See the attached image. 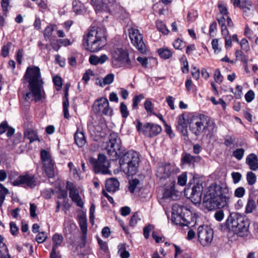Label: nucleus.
Returning a JSON list of instances; mask_svg holds the SVG:
<instances>
[{"mask_svg": "<svg viewBox=\"0 0 258 258\" xmlns=\"http://www.w3.org/2000/svg\"><path fill=\"white\" fill-rule=\"evenodd\" d=\"M102 149L106 151L112 160H116L120 157L119 160L120 167L128 176L136 174L139 166V155L133 151L124 153V148L117 133L110 134L107 141L102 144Z\"/></svg>", "mask_w": 258, "mask_h": 258, "instance_id": "obj_1", "label": "nucleus"}, {"mask_svg": "<svg viewBox=\"0 0 258 258\" xmlns=\"http://www.w3.org/2000/svg\"><path fill=\"white\" fill-rule=\"evenodd\" d=\"M232 197V192L226 185H211L203 199V205L209 211L227 206Z\"/></svg>", "mask_w": 258, "mask_h": 258, "instance_id": "obj_2", "label": "nucleus"}, {"mask_svg": "<svg viewBox=\"0 0 258 258\" xmlns=\"http://www.w3.org/2000/svg\"><path fill=\"white\" fill-rule=\"evenodd\" d=\"M24 83L29 84L28 88L30 90L24 94V98L26 101H29L32 97L35 101H38L41 99V89L43 87V81L41 78L40 70L38 67L29 66L26 71L23 77Z\"/></svg>", "mask_w": 258, "mask_h": 258, "instance_id": "obj_3", "label": "nucleus"}, {"mask_svg": "<svg viewBox=\"0 0 258 258\" xmlns=\"http://www.w3.org/2000/svg\"><path fill=\"white\" fill-rule=\"evenodd\" d=\"M249 225L250 221L245 216L232 213L228 216L224 225L222 226V229L232 231L239 236L244 237L249 233Z\"/></svg>", "mask_w": 258, "mask_h": 258, "instance_id": "obj_4", "label": "nucleus"}, {"mask_svg": "<svg viewBox=\"0 0 258 258\" xmlns=\"http://www.w3.org/2000/svg\"><path fill=\"white\" fill-rule=\"evenodd\" d=\"M171 221L176 225L191 227L194 226L195 218L186 207L175 204L172 207Z\"/></svg>", "mask_w": 258, "mask_h": 258, "instance_id": "obj_5", "label": "nucleus"}, {"mask_svg": "<svg viewBox=\"0 0 258 258\" xmlns=\"http://www.w3.org/2000/svg\"><path fill=\"white\" fill-rule=\"evenodd\" d=\"M209 123L210 119L204 115H194L189 121V129L196 136H199L207 129Z\"/></svg>", "mask_w": 258, "mask_h": 258, "instance_id": "obj_6", "label": "nucleus"}, {"mask_svg": "<svg viewBox=\"0 0 258 258\" xmlns=\"http://www.w3.org/2000/svg\"><path fill=\"white\" fill-rule=\"evenodd\" d=\"M112 61L113 64L116 68L124 67L131 69L133 63L129 58L127 51L122 48H115L112 53Z\"/></svg>", "mask_w": 258, "mask_h": 258, "instance_id": "obj_7", "label": "nucleus"}, {"mask_svg": "<svg viewBox=\"0 0 258 258\" xmlns=\"http://www.w3.org/2000/svg\"><path fill=\"white\" fill-rule=\"evenodd\" d=\"M43 167L47 176L52 178L54 176V162L50 153L45 150H42L40 153Z\"/></svg>", "mask_w": 258, "mask_h": 258, "instance_id": "obj_8", "label": "nucleus"}, {"mask_svg": "<svg viewBox=\"0 0 258 258\" xmlns=\"http://www.w3.org/2000/svg\"><path fill=\"white\" fill-rule=\"evenodd\" d=\"M198 240L204 246L209 245L213 238L214 232L212 229L204 226H200L197 230Z\"/></svg>", "mask_w": 258, "mask_h": 258, "instance_id": "obj_9", "label": "nucleus"}, {"mask_svg": "<svg viewBox=\"0 0 258 258\" xmlns=\"http://www.w3.org/2000/svg\"><path fill=\"white\" fill-rule=\"evenodd\" d=\"M179 172L178 168L170 163L161 164L157 169L156 175L160 179H167Z\"/></svg>", "mask_w": 258, "mask_h": 258, "instance_id": "obj_10", "label": "nucleus"}, {"mask_svg": "<svg viewBox=\"0 0 258 258\" xmlns=\"http://www.w3.org/2000/svg\"><path fill=\"white\" fill-rule=\"evenodd\" d=\"M129 36L133 44L141 53L146 52V47L143 40V36L138 29L132 28L129 30Z\"/></svg>", "mask_w": 258, "mask_h": 258, "instance_id": "obj_11", "label": "nucleus"}, {"mask_svg": "<svg viewBox=\"0 0 258 258\" xmlns=\"http://www.w3.org/2000/svg\"><path fill=\"white\" fill-rule=\"evenodd\" d=\"M37 183V178L34 175L30 174L20 175L12 182L13 185L18 186L24 184L25 186L31 188H34Z\"/></svg>", "mask_w": 258, "mask_h": 258, "instance_id": "obj_12", "label": "nucleus"}, {"mask_svg": "<svg viewBox=\"0 0 258 258\" xmlns=\"http://www.w3.org/2000/svg\"><path fill=\"white\" fill-rule=\"evenodd\" d=\"M97 30L95 27L88 33L86 38L83 41V45L86 47L87 50L91 52H95L97 50Z\"/></svg>", "mask_w": 258, "mask_h": 258, "instance_id": "obj_13", "label": "nucleus"}, {"mask_svg": "<svg viewBox=\"0 0 258 258\" xmlns=\"http://www.w3.org/2000/svg\"><path fill=\"white\" fill-rule=\"evenodd\" d=\"M203 190V186L202 183H197L192 186L189 198L192 203L195 205L201 203Z\"/></svg>", "mask_w": 258, "mask_h": 258, "instance_id": "obj_14", "label": "nucleus"}, {"mask_svg": "<svg viewBox=\"0 0 258 258\" xmlns=\"http://www.w3.org/2000/svg\"><path fill=\"white\" fill-rule=\"evenodd\" d=\"M109 162L105 155L100 154L98 155V173L110 174L111 172L109 170Z\"/></svg>", "mask_w": 258, "mask_h": 258, "instance_id": "obj_15", "label": "nucleus"}, {"mask_svg": "<svg viewBox=\"0 0 258 258\" xmlns=\"http://www.w3.org/2000/svg\"><path fill=\"white\" fill-rule=\"evenodd\" d=\"M189 120L185 118L183 114L179 116L176 128L184 136H187V125L189 124Z\"/></svg>", "mask_w": 258, "mask_h": 258, "instance_id": "obj_16", "label": "nucleus"}, {"mask_svg": "<svg viewBox=\"0 0 258 258\" xmlns=\"http://www.w3.org/2000/svg\"><path fill=\"white\" fill-rule=\"evenodd\" d=\"M112 110L109 108V102L106 98L98 99V113L104 115H111Z\"/></svg>", "mask_w": 258, "mask_h": 258, "instance_id": "obj_17", "label": "nucleus"}, {"mask_svg": "<svg viewBox=\"0 0 258 258\" xmlns=\"http://www.w3.org/2000/svg\"><path fill=\"white\" fill-rule=\"evenodd\" d=\"M67 188L70 190V197L72 201L75 202L78 206L82 208L84 203L79 194L78 189L73 185L70 186L68 185Z\"/></svg>", "mask_w": 258, "mask_h": 258, "instance_id": "obj_18", "label": "nucleus"}, {"mask_svg": "<svg viewBox=\"0 0 258 258\" xmlns=\"http://www.w3.org/2000/svg\"><path fill=\"white\" fill-rule=\"evenodd\" d=\"M107 44L106 30L105 28H100L98 30V51Z\"/></svg>", "mask_w": 258, "mask_h": 258, "instance_id": "obj_19", "label": "nucleus"}, {"mask_svg": "<svg viewBox=\"0 0 258 258\" xmlns=\"http://www.w3.org/2000/svg\"><path fill=\"white\" fill-rule=\"evenodd\" d=\"M70 86V84H67L66 85L64 90V97L63 101V111L64 114V117L67 119H68L70 117V115L68 110V107L69 106L68 96Z\"/></svg>", "mask_w": 258, "mask_h": 258, "instance_id": "obj_20", "label": "nucleus"}, {"mask_svg": "<svg viewBox=\"0 0 258 258\" xmlns=\"http://www.w3.org/2000/svg\"><path fill=\"white\" fill-rule=\"evenodd\" d=\"M245 162L251 170L255 171L258 169V158L255 154L251 153L248 155Z\"/></svg>", "mask_w": 258, "mask_h": 258, "instance_id": "obj_21", "label": "nucleus"}, {"mask_svg": "<svg viewBox=\"0 0 258 258\" xmlns=\"http://www.w3.org/2000/svg\"><path fill=\"white\" fill-rule=\"evenodd\" d=\"M119 183L116 178H110L106 181L105 187L106 190L109 192H115L118 189Z\"/></svg>", "mask_w": 258, "mask_h": 258, "instance_id": "obj_22", "label": "nucleus"}, {"mask_svg": "<svg viewBox=\"0 0 258 258\" xmlns=\"http://www.w3.org/2000/svg\"><path fill=\"white\" fill-rule=\"evenodd\" d=\"M201 160L199 156H192L189 153H185L181 158V164L194 165L195 162H199Z\"/></svg>", "mask_w": 258, "mask_h": 258, "instance_id": "obj_23", "label": "nucleus"}, {"mask_svg": "<svg viewBox=\"0 0 258 258\" xmlns=\"http://www.w3.org/2000/svg\"><path fill=\"white\" fill-rule=\"evenodd\" d=\"M78 221L80 228L83 233L82 239L84 241L86 237V234L87 231V219L86 216L84 214L79 215L78 216Z\"/></svg>", "mask_w": 258, "mask_h": 258, "instance_id": "obj_24", "label": "nucleus"}, {"mask_svg": "<svg viewBox=\"0 0 258 258\" xmlns=\"http://www.w3.org/2000/svg\"><path fill=\"white\" fill-rule=\"evenodd\" d=\"M74 139L76 144L79 147H82L86 143V140L84 133L77 130L74 136Z\"/></svg>", "mask_w": 258, "mask_h": 258, "instance_id": "obj_25", "label": "nucleus"}, {"mask_svg": "<svg viewBox=\"0 0 258 258\" xmlns=\"http://www.w3.org/2000/svg\"><path fill=\"white\" fill-rule=\"evenodd\" d=\"M150 127L151 123H146L142 127V123L140 121H138L137 122V128L138 131L140 132H142L144 135L149 137L150 134Z\"/></svg>", "mask_w": 258, "mask_h": 258, "instance_id": "obj_26", "label": "nucleus"}, {"mask_svg": "<svg viewBox=\"0 0 258 258\" xmlns=\"http://www.w3.org/2000/svg\"><path fill=\"white\" fill-rule=\"evenodd\" d=\"M63 238L60 234H55L52 237V248L57 249L60 246L63 241Z\"/></svg>", "mask_w": 258, "mask_h": 258, "instance_id": "obj_27", "label": "nucleus"}, {"mask_svg": "<svg viewBox=\"0 0 258 258\" xmlns=\"http://www.w3.org/2000/svg\"><path fill=\"white\" fill-rule=\"evenodd\" d=\"M24 137L30 140V143L39 140V138L36 132L31 129H28L25 132Z\"/></svg>", "mask_w": 258, "mask_h": 258, "instance_id": "obj_28", "label": "nucleus"}, {"mask_svg": "<svg viewBox=\"0 0 258 258\" xmlns=\"http://www.w3.org/2000/svg\"><path fill=\"white\" fill-rule=\"evenodd\" d=\"M256 208V205L255 201L251 198L248 199L245 212L246 214H250L253 212Z\"/></svg>", "mask_w": 258, "mask_h": 258, "instance_id": "obj_29", "label": "nucleus"}, {"mask_svg": "<svg viewBox=\"0 0 258 258\" xmlns=\"http://www.w3.org/2000/svg\"><path fill=\"white\" fill-rule=\"evenodd\" d=\"M74 11L77 14H81L84 11V5L79 0H74L72 3Z\"/></svg>", "mask_w": 258, "mask_h": 258, "instance_id": "obj_30", "label": "nucleus"}, {"mask_svg": "<svg viewBox=\"0 0 258 258\" xmlns=\"http://www.w3.org/2000/svg\"><path fill=\"white\" fill-rule=\"evenodd\" d=\"M159 56L164 59H168L172 55V52L168 48H160L158 50Z\"/></svg>", "mask_w": 258, "mask_h": 258, "instance_id": "obj_31", "label": "nucleus"}, {"mask_svg": "<svg viewBox=\"0 0 258 258\" xmlns=\"http://www.w3.org/2000/svg\"><path fill=\"white\" fill-rule=\"evenodd\" d=\"M150 134L149 137L151 138L158 135L162 131L161 127L157 124L151 123Z\"/></svg>", "mask_w": 258, "mask_h": 258, "instance_id": "obj_32", "label": "nucleus"}, {"mask_svg": "<svg viewBox=\"0 0 258 258\" xmlns=\"http://www.w3.org/2000/svg\"><path fill=\"white\" fill-rule=\"evenodd\" d=\"M88 131L90 134L91 136L95 141L96 140L97 138V129L96 127V122H94L90 121L88 126Z\"/></svg>", "mask_w": 258, "mask_h": 258, "instance_id": "obj_33", "label": "nucleus"}, {"mask_svg": "<svg viewBox=\"0 0 258 258\" xmlns=\"http://www.w3.org/2000/svg\"><path fill=\"white\" fill-rule=\"evenodd\" d=\"M113 80L114 75L112 74H109L104 78L103 81H99V85L103 87L106 85H109L112 83Z\"/></svg>", "mask_w": 258, "mask_h": 258, "instance_id": "obj_34", "label": "nucleus"}, {"mask_svg": "<svg viewBox=\"0 0 258 258\" xmlns=\"http://www.w3.org/2000/svg\"><path fill=\"white\" fill-rule=\"evenodd\" d=\"M8 192V189L4 187L2 183H0V207L3 204L6 196Z\"/></svg>", "mask_w": 258, "mask_h": 258, "instance_id": "obj_35", "label": "nucleus"}, {"mask_svg": "<svg viewBox=\"0 0 258 258\" xmlns=\"http://www.w3.org/2000/svg\"><path fill=\"white\" fill-rule=\"evenodd\" d=\"M156 26L159 31L163 34L166 35L169 33V30L166 25L161 21H157L156 22Z\"/></svg>", "mask_w": 258, "mask_h": 258, "instance_id": "obj_36", "label": "nucleus"}, {"mask_svg": "<svg viewBox=\"0 0 258 258\" xmlns=\"http://www.w3.org/2000/svg\"><path fill=\"white\" fill-rule=\"evenodd\" d=\"M251 7V2L248 0H245L241 3L239 7L243 10L244 13H246L250 10Z\"/></svg>", "mask_w": 258, "mask_h": 258, "instance_id": "obj_37", "label": "nucleus"}, {"mask_svg": "<svg viewBox=\"0 0 258 258\" xmlns=\"http://www.w3.org/2000/svg\"><path fill=\"white\" fill-rule=\"evenodd\" d=\"M140 181L139 179L135 178L129 181L128 189L131 192L134 193L137 185L139 184Z\"/></svg>", "mask_w": 258, "mask_h": 258, "instance_id": "obj_38", "label": "nucleus"}, {"mask_svg": "<svg viewBox=\"0 0 258 258\" xmlns=\"http://www.w3.org/2000/svg\"><path fill=\"white\" fill-rule=\"evenodd\" d=\"M144 98V96L143 94H140L139 95H136L134 96L133 99V108L134 109L138 108V106L141 101Z\"/></svg>", "mask_w": 258, "mask_h": 258, "instance_id": "obj_39", "label": "nucleus"}, {"mask_svg": "<svg viewBox=\"0 0 258 258\" xmlns=\"http://www.w3.org/2000/svg\"><path fill=\"white\" fill-rule=\"evenodd\" d=\"M246 179L249 185H253L256 181V176L251 171L248 172L246 175Z\"/></svg>", "mask_w": 258, "mask_h": 258, "instance_id": "obj_40", "label": "nucleus"}, {"mask_svg": "<svg viewBox=\"0 0 258 258\" xmlns=\"http://www.w3.org/2000/svg\"><path fill=\"white\" fill-rule=\"evenodd\" d=\"M54 31V28L52 25L48 26L43 32V35L45 39H49L51 36Z\"/></svg>", "mask_w": 258, "mask_h": 258, "instance_id": "obj_41", "label": "nucleus"}, {"mask_svg": "<svg viewBox=\"0 0 258 258\" xmlns=\"http://www.w3.org/2000/svg\"><path fill=\"white\" fill-rule=\"evenodd\" d=\"M244 150L242 148L237 149L233 152V156L237 160H241L244 155Z\"/></svg>", "mask_w": 258, "mask_h": 258, "instance_id": "obj_42", "label": "nucleus"}, {"mask_svg": "<svg viewBox=\"0 0 258 258\" xmlns=\"http://www.w3.org/2000/svg\"><path fill=\"white\" fill-rule=\"evenodd\" d=\"M145 109L148 113H151L152 114L156 115V113L153 112V104L151 101L147 100L144 103Z\"/></svg>", "mask_w": 258, "mask_h": 258, "instance_id": "obj_43", "label": "nucleus"}, {"mask_svg": "<svg viewBox=\"0 0 258 258\" xmlns=\"http://www.w3.org/2000/svg\"><path fill=\"white\" fill-rule=\"evenodd\" d=\"M120 111L122 117H127L129 114V112L127 110L126 105L123 102H121L120 104Z\"/></svg>", "mask_w": 258, "mask_h": 258, "instance_id": "obj_44", "label": "nucleus"}, {"mask_svg": "<svg viewBox=\"0 0 258 258\" xmlns=\"http://www.w3.org/2000/svg\"><path fill=\"white\" fill-rule=\"evenodd\" d=\"M0 258H11L6 245L0 247Z\"/></svg>", "mask_w": 258, "mask_h": 258, "instance_id": "obj_45", "label": "nucleus"}, {"mask_svg": "<svg viewBox=\"0 0 258 258\" xmlns=\"http://www.w3.org/2000/svg\"><path fill=\"white\" fill-rule=\"evenodd\" d=\"M245 193V190L243 187H239L234 191V196L236 198H242Z\"/></svg>", "mask_w": 258, "mask_h": 258, "instance_id": "obj_46", "label": "nucleus"}, {"mask_svg": "<svg viewBox=\"0 0 258 258\" xmlns=\"http://www.w3.org/2000/svg\"><path fill=\"white\" fill-rule=\"evenodd\" d=\"M94 75L95 74L94 72L91 70L88 69L84 74L83 77L82 78V80H83L86 84L89 80L90 77L92 76H94Z\"/></svg>", "mask_w": 258, "mask_h": 258, "instance_id": "obj_47", "label": "nucleus"}, {"mask_svg": "<svg viewBox=\"0 0 258 258\" xmlns=\"http://www.w3.org/2000/svg\"><path fill=\"white\" fill-rule=\"evenodd\" d=\"M95 205L93 204L90 207V213H89V221L90 223H91L93 225L95 223Z\"/></svg>", "mask_w": 258, "mask_h": 258, "instance_id": "obj_48", "label": "nucleus"}, {"mask_svg": "<svg viewBox=\"0 0 258 258\" xmlns=\"http://www.w3.org/2000/svg\"><path fill=\"white\" fill-rule=\"evenodd\" d=\"M47 238L46 233L44 232H39L36 237V240L38 243L43 242Z\"/></svg>", "mask_w": 258, "mask_h": 258, "instance_id": "obj_49", "label": "nucleus"}, {"mask_svg": "<svg viewBox=\"0 0 258 258\" xmlns=\"http://www.w3.org/2000/svg\"><path fill=\"white\" fill-rule=\"evenodd\" d=\"M173 45L175 49H182L185 46V43L179 38H178L175 40Z\"/></svg>", "mask_w": 258, "mask_h": 258, "instance_id": "obj_50", "label": "nucleus"}, {"mask_svg": "<svg viewBox=\"0 0 258 258\" xmlns=\"http://www.w3.org/2000/svg\"><path fill=\"white\" fill-rule=\"evenodd\" d=\"M139 220H140V218L139 217L138 213L136 212L131 218L130 222V226L132 227L135 226Z\"/></svg>", "mask_w": 258, "mask_h": 258, "instance_id": "obj_51", "label": "nucleus"}, {"mask_svg": "<svg viewBox=\"0 0 258 258\" xmlns=\"http://www.w3.org/2000/svg\"><path fill=\"white\" fill-rule=\"evenodd\" d=\"M187 181V175L185 173H182L178 178L177 183L180 185H185Z\"/></svg>", "mask_w": 258, "mask_h": 258, "instance_id": "obj_52", "label": "nucleus"}, {"mask_svg": "<svg viewBox=\"0 0 258 258\" xmlns=\"http://www.w3.org/2000/svg\"><path fill=\"white\" fill-rule=\"evenodd\" d=\"M154 226L153 225L149 224L148 226L144 228L143 232L144 235L146 239H147L149 237L150 231L153 229Z\"/></svg>", "mask_w": 258, "mask_h": 258, "instance_id": "obj_53", "label": "nucleus"}, {"mask_svg": "<svg viewBox=\"0 0 258 258\" xmlns=\"http://www.w3.org/2000/svg\"><path fill=\"white\" fill-rule=\"evenodd\" d=\"M53 82L55 86H57L56 90H59L62 86V80L59 76H55L53 78Z\"/></svg>", "mask_w": 258, "mask_h": 258, "instance_id": "obj_54", "label": "nucleus"}, {"mask_svg": "<svg viewBox=\"0 0 258 258\" xmlns=\"http://www.w3.org/2000/svg\"><path fill=\"white\" fill-rule=\"evenodd\" d=\"M235 56L237 59L240 60L243 62L247 61V58L241 50H237L236 51Z\"/></svg>", "mask_w": 258, "mask_h": 258, "instance_id": "obj_55", "label": "nucleus"}, {"mask_svg": "<svg viewBox=\"0 0 258 258\" xmlns=\"http://www.w3.org/2000/svg\"><path fill=\"white\" fill-rule=\"evenodd\" d=\"M218 9L219 10L220 13L222 15V16H228V10L227 8L223 5L222 3L218 4Z\"/></svg>", "mask_w": 258, "mask_h": 258, "instance_id": "obj_56", "label": "nucleus"}, {"mask_svg": "<svg viewBox=\"0 0 258 258\" xmlns=\"http://www.w3.org/2000/svg\"><path fill=\"white\" fill-rule=\"evenodd\" d=\"M234 183L236 184L241 180L242 175L239 172H235L231 174Z\"/></svg>", "mask_w": 258, "mask_h": 258, "instance_id": "obj_57", "label": "nucleus"}, {"mask_svg": "<svg viewBox=\"0 0 258 258\" xmlns=\"http://www.w3.org/2000/svg\"><path fill=\"white\" fill-rule=\"evenodd\" d=\"M98 243L102 250H103L104 252L108 251V246L106 242H104L102 240L99 239L98 237Z\"/></svg>", "mask_w": 258, "mask_h": 258, "instance_id": "obj_58", "label": "nucleus"}, {"mask_svg": "<svg viewBox=\"0 0 258 258\" xmlns=\"http://www.w3.org/2000/svg\"><path fill=\"white\" fill-rule=\"evenodd\" d=\"M222 76H221L220 71L219 69L215 70L214 73V79L215 81L218 83H221L222 81Z\"/></svg>", "mask_w": 258, "mask_h": 258, "instance_id": "obj_59", "label": "nucleus"}, {"mask_svg": "<svg viewBox=\"0 0 258 258\" xmlns=\"http://www.w3.org/2000/svg\"><path fill=\"white\" fill-rule=\"evenodd\" d=\"M254 98V93L253 91H248L245 95V98L247 102H251Z\"/></svg>", "mask_w": 258, "mask_h": 258, "instance_id": "obj_60", "label": "nucleus"}, {"mask_svg": "<svg viewBox=\"0 0 258 258\" xmlns=\"http://www.w3.org/2000/svg\"><path fill=\"white\" fill-rule=\"evenodd\" d=\"M89 164L93 168V171L95 173H97V159L93 157H90L89 159Z\"/></svg>", "mask_w": 258, "mask_h": 258, "instance_id": "obj_61", "label": "nucleus"}, {"mask_svg": "<svg viewBox=\"0 0 258 258\" xmlns=\"http://www.w3.org/2000/svg\"><path fill=\"white\" fill-rule=\"evenodd\" d=\"M57 42L59 45L58 49L60 48L61 45L67 46L71 45V43L70 40L68 39H59L57 40Z\"/></svg>", "mask_w": 258, "mask_h": 258, "instance_id": "obj_62", "label": "nucleus"}, {"mask_svg": "<svg viewBox=\"0 0 258 258\" xmlns=\"http://www.w3.org/2000/svg\"><path fill=\"white\" fill-rule=\"evenodd\" d=\"M137 60L142 64L144 68H147L148 62V58L147 57H142L139 56L137 58Z\"/></svg>", "mask_w": 258, "mask_h": 258, "instance_id": "obj_63", "label": "nucleus"}, {"mask_svg": "<svg viewBox=\"0 0 258 258\" xmlns=\"http://www.w3.org/2000/svg\"><path fill=\"white\" fill-rule=\"evenodd\" d=\"M214 217L215 219L218 221H221L224 218V212L222 210H220L219 211H217L215 213Z\"/></svg>", "mask_w": 258, "mask_h": 258, "instance_id": "obj_64", "label": "nucleus"}]
</instances>
